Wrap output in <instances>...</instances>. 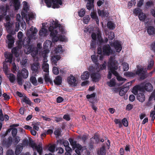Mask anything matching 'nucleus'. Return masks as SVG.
<instances>
[{
    "mask_svg": "<svg viewBox=\"0 0 155 155\" xmlns=\"http://www.w3.org/2000/svg\"><path fill=\"white\" fill-rule=\"evenodd\" d=\"M108 67L113 74L117 77L119 75L118 72L116 71L118 68L117 62L116 61L112 60L110 61Z\"/></svg>",
    "mask_w": 155,
    "mask_h": 155,
    "instance_id": "5",
    "label": "nucleus"
},
{
    "mask_svg": "<svg viewBox=\"0 0 155 155\" xmlns=\"http://www.w3.org/2000/svg\"><path fill=\"white\" fill-rule=\"evenodd\" d=\"M65 150L66 152L65 153V155H70V154L72 152V149L69 146L65 147Z\"/></svg>",
    "mask_w": 155,
    "mask_h": 155,
    "instance_id": "42",
    "label": "nucleus"
},
{
    "mask_svg": "<svg viewBox=\"0 0 155 155\" xmlns=\"http://www.w3.org/2000/svg\"><path fill=\"white\" fill-rule=\"evenodd\" d=\"M9 9V6L7 5L5 6H1L0 7V12L2 15L5 16L7 14V10Z\"/></svg>",
    "mask_w": 155,
    "mask_h": 155,
    "instance_id": "18",
    "label": "nucleus"
},
{
    "mask_svg": "<svg viewBox=\"0 0 155 155\" xmlns=\"http://www.w3.org/2000/svg\"><path fill=\"white\" fill-rule=\"evenodd\" d=\"M144 86L145 90L147 92H151L153 89V87L152 85L149 82L146 83Z\"/></svg>",
    "mask_w": 155,
    "mask_h": 155,
    "instance_id": "17",
    "label": "nucleus"
},
{
    "mask_svg": "<svg viewBox=\"0 0 155 155\" xmlns=\"http://www.w3.org/2000/svg\"><path fill=\"white\" fill-rule=\"evenodd\" d=\"M18 75H19L24 78H26L28 75V70L25 68H23L21 71H18Z\"/></svg>",
    "mask_w": 155,
    "mask_h": 155,
    "instance_id": "13",
    "label": "nucleus"
},
{
    "mask_svg": "<svg viewBox=\"0 0 155 155\" xmlns=\"http://www.w3.org/2000/svg\"><path fill=\"white\" fill-rule=\"evenodd\" d=\"M34 76L31 77L30 79L31 82L34 85H37V80L36 78Z\"/></svg>",
    "mask_w": 155,
    "mask_h": 155,
    "instance_id": "43",
    "label": "nucleus"
},
{
    "mask_svg": "<svg viewBox=\"0 0 155 155\" xmlns=\"http://www.w3.org/2000/svg\"><path fill=\"white\" fill-rule=\"evenodd\" d=\"M137 69L135 73L131 72H126L124 73V75L127 77H134L136 75H138L140 80H143L147 77V71L144 70V68L142 66H139L137 65Z\"/></svg>",
    "mask_w": 155,
    "mask_h": 155,
    "instance_id": "1",
    "label": "nucleus"
},
{
    "mask_svg": "<svg viewBox=\"0 0 155 155\" xmlns=\"http://www.w3.org/2000/svg\"><path fill=\"white\" fill-rule=\"evenodd\" d=\"M5 137L2 136L1 145L4 148H8L12 145V139L11 136L9 137L7 139H6Z\"/></svg>",
    "mask_w": 155,
    "mask_h": 155,
    "instance_id": "7",
    "label": "nucleus"
},
{
    "mask_svg": "<svg viewBox=\"0 0 155 155\" xmlns=\"http://www.w3.org/2000/svg\"><path fill=\"white\" fill-rule=\"evenodd\" d=\"M85 13V10L84 8L81 9L78 12L79 15L80 17H83Z\"/></svg>",
    "mask_w": 155,
    "mask_h": 155,
    "instance_id": "54",
    "label": "nucleus"
},
{
    "mask_svg": "<svg viewBox=\"0 0 155 155\" xmlns=\"http://www.w3.org/2000/svg\"><path fill=\"white\" fill-rule=\"evenodd\" d=\"M6 38L8 41L6 43L8 44V47L9 48H11L13 46L15 42V38L10 34H8L6 36Z\"/></svg>",
    "mask_w": 155,
    "mask_h": 155,
    "instance_id": "9",
    "label": "nucleus"
},
{
    "mask_svg": "<svg viewBox=\"0 0 155 155\" xmlns=\"http://www.w3.org/2000/svg\"><path fill=\"white\" fill-rule=\"evenodd\" d=\"M17 132V130L15 128H12V134L13 137H15L16 135Z\"/></svg>",
    "mask_w": 155,
    "mask_h": 155,
    "instance_id": "57",
    "label": "nucleus"
},
{
    "mask_svg": "<svg viewBox=\"0 0 155 155\" xmlns=\"http://www.w3.org/2000/svg\"><path fill=\"white\" fill-rule=\"evenodd\" d=\"M98 154L101 155H106V151L104 147H102L100 148L99 151L97 152Z\"/></svg>",
    "mask_w": 155,
    "mask_h": 155,
    "instance_id": "35",
    "label": "nucleus"
},
{
    "mask_svg": "<svg viewBox=\"0 0 155 155\" xmlns=\"http://www.w3.org/2000/svg\"><path fill=\"white\" fill-rule=\"evenodd\" d=\"M117 80L119 81H122V82L120 83V85L122 84L124 81L126 80V79L124 78H123L122 77L118 75L117 77Z\"/></svg>",
    "mask_w": 155,
    "mask_h": 155,
    "instance_id": "50",
    "label": "nucleus"
},
{
    "mask_svg": "<svg viewBox=\"0 0 155 155\" xmlns=\"http://www.w3.org/2000/svg\"><path fill=\"white\" fill-rule=\"evenodd\" d=\"M107 27L110 29H114L115 27V25L111 21H109L107 23Z\"/></svg>",
    "mask_w": 155,
    "mask_h": 155,
    "instance_id": "34",
    "label": "nucleus"
},
{
    "mask_svg": "<svg viewBox=\"0 0 155 155\" xmlns=\"http://www.w3.org/2000/svg\"><path fill=\"white\" fill-rule=\"evenodd\" d=\"M29 146L31 147L33 150H36L37 147H38V145L37 146V144L35 143H34L33 141L30 142L29 143Z\"/></svg>",
    "mask_w": 155,
    "mask_h": 155,
    "instance_id": "46",
    "label": "nucleus"
},
{
    "mask_svg": "<svg viewBox=\"0 0 155 155\" xmlns=\"http://www.w3.org/2000/svg\"><path fill=\"white\" fill-rule=\"evenodd\" d=\"M147 31L149 35H155V28L153 26H149L147 28Z\"/></svg>",
    "mask_w": 155,
    "mask_h": 155,
    "instance_id": "20",
    "label": "nucleus"
},
{
    "mask_svg": "<svg viewBox=\"0 0 155 155\" xmlns=\"http://www.w3.org/2000/svg\"><path fill=\"white\" fill-rule=\"evenodd\" d=\"M36 150H37L38 152L39 153V155H42L43 150L42 147L40 144H39L38 145V147Z\"/></svg>",
    "mask_w": 155,
    "mask_h": 155,
    "instance_id": "47",
    "label": "nucleus"
},
{
    "mask_svg": "<svg viewBox=\"0 0 155 155\" xmlns=\"http://www.w3.org/2000/svg\"><path fill=\"white\" fill-rule=\"evenodd\" d=\"M28 144V141L27 138L24 139L22 141V143H19L23 147H25L26 146H27Z\"/></svg>",
    "mask_w": 155,
    "mask_h": 155,
    "instance_id": "36",
    "label": "nucleus"
},
{
    "mask_svg": "<svg viewBox=\"0 0 155 155\" xmlns=\"http://www.w3.org/2000/svg\"><path fill=\"white\" fill-rule=\"evenodd\" d=\"M14 6L15 10H18L19 8L20 3L19 0H14Z\"/></svg>",
    "mask_w": 155,
    "mask_h": 155,
    "instance_id": "30",
    "label": "nucleus"
},
{
    "mask_svg": "<svg viewBox=\"0 0 155 155\" xmlns=\"http://www.w3.org/2000/svg\"><path fill=\"white\" fill-rule=\"evenodd\" d=\"M108 38L110 40L113 39L114 38V34L113 32H109Z\"/></svg>",
    "mask_w": 155,
    "mask_h": 155,
    "instance_id": "58",
    "label": "nucleus"
},
{
    "mask_svg": "<svg viewBox=\"0 0 155 155\" xmlns=\"http://www.w3.org/2000/svg\"><path fill=\"white\" fill-rule=\"evenodd\" d=\"M19 49L17 47L13 48L12 50V52L16 57H18L19 56Z\"/></svg>",
    "mask_w": 155,
    "mask_h": 155,
    "instance_id": "25",
    "label": "nucleus"
},
{
    "mask_svg": "<svg viewBox=\"0 0 155 155\" xmlns=\"http://www.w3.org/2000/svg\"><path fill=\"white\" fill-rule=\"evenodd\" d=\"M22 101L25 103L26 104H28L30 106H31L32 104V103L29 99L26 96H25L24 98H22Z\"/></svg>",
    "mask_w": 155,
    "mask_h": 155,
    "instance_id": "28",
    "label": "nucleus"
},
{
    "mask_svg": "<svg viewBox=\"0 0 155 155\" xmlns=\"http://www.w3.org/2000/svg\"><path fill=\"white\" fill-rule=\"evenodd\" d=\"M94 3L91 2H87V3L86 5V7L87 8L88 10H91V9L94 6L93 5Z\"/></svg>",
    "mask_w": 155,
    "mask_h": 155,
    "instance_id": "55",
    "label": "nucleus"
},
{
    "mask_svg": "<svg viewBox=\"0 0 155 155\" xmlns=\"http://www.w3.org/2000/svg\"><path fill=\"white\" fill-rule=\"evenodd\" d=\"M67 81L70 84L73 85L74 86H76L77 84L75 83L76 79L72 75H71L70 77H68L67 79Z\"/></svg>",
    "mask_w": 155,
    "mask_h": 155,
    "instance_id": "15",
    "label": "nucleus"
},
{
    "mask_svg": "<svg viewBox=\"0 0 155 155\" xmlns=\"http://www.w3.org/2000/svg\"><path fill=\"white\" fill-rule=\"evenodd\" d=\"M91 77L93 82H96L98 81L101 78V74L99 71H97L96 72H93L91 73Z\"/></svg>",
    "mask_w": 155,
    "mask_h": 155,
    "instance_id": "12",
    "label": "nucleus"
},
{
    "mask_svg": "<svg viewBox=\"0 0 155 155\" xmlns=\"http://www.w3.org/2000/svg\"><path fill=\"white\" fill-rule=\"evenodd\" d=\"M40 64L39 62H35L32 64L31 67L32 74L34 76H36L39 73L40 68Z\"/></svg>",
    "mask_w": 155,
    "mask_h": 155,
    "instance_id": "8",
    "label": "nucleus"
},
{
    "mask_svg": "<svg viewBox=\"0 0 155 155\" xmlns=\"http://www.w3.org/2000/svg\"><path fill=\"white\" fill-rule=\"evenodd\" d=\"M50 31H51L50 35L51 38L53 42H57L59 40L61 41H65L66 40V38L64 35H60L59 37L57 36L58 33L57 30H53L51 31V30L50 29Z\"/></svg>",
    "mask_w": 155,
    "mask_h": 155,
    "instance_id": "2",
    "label": "nucleus"
},
{
    "mask_svg": "<svg viewBox=\"0 0 155 155\" xmlns=\"http://www.w3.org/2000/svg\"><path fill=\"white\" fill-rule=\"evenodd\" d=\"M27 59L26 58H23L21 61L20 63L21 65L25 67L26 66V63L27 62Z\"/></svg>",
    "mask_w": 155,
    "mask_h": 155,
    "instance_id": "59",
    "label": "nucleus"
},
{
    "mask_svg": "<svg viewBox=\"0 0 155 155\" xmlns=\"http://www.w3.org/2000/svg\"><path fill=\"white\" fill-rule=\"evenodd\" d=\"M137 100L141 102H143L145 100V96L143 93H139L137 95Z\"/></svg>",
    "mask_w": 155,
    "mask_h": 155,
    "instance_id": "22",
    "label": "nucleus"
},
{
    "mask_svg": "<svg viewBox=\"0 0 155 155\" xmlns=\"http://www.w3.org/2000/svg\"><path fill=\"white\" fill-rule=\"evenodd\" d=\"M138 90L136 86H134L132 89V92L135 95L137 94L138 93Z\"/></svg>",
    "mask_w": 155,
    "mask_h": 155,
    "instance_id": "64",
    "label": "nucleus"
},
{
    "mask_svg": "<svg viewBox=\"0 0 155 155\" xmlns=\"http://www.w3.org/2000/svg\"><path fill=\"white\" fill-rule=\"evenodd\" d=\"M128 90L127 87H124L121 89L119 91V94L120 96L124 95Z\"/></svg>",
    "mask_w": 155,
    "mask_h": 155,
    "instance_id": "32",
    "label": "nucleus"
},
{
    "mask_svg": "<svg viewBox=\"0 0 155 155\" xmlns=\"http://www.w3.org/2000/svg\"><path fill=\"white\" fill-rule=\"evenodd\" d=\"M90 18L88 15L86 16L83 18V21L84 23L87 24L89 21Z\"/></svg>",
    "mask_w": 155,
    "mask_h": 155,
    "instance_id": "53",
    "label": "nucleus"
},
{
    "mask_svg": "<svg viewBox=\"0 0 155 155\" xmlns=\"http://www.w3.org/2000/svg\"><path fill=\"white\" fill-rule=\"evenodd\" d=\"M90 74L87 71H84L81 76V78L83 80H85L88 79Z\"/></svg>",
    "mask_w": 155,
    "mask_h": 155,
    "instance_id": "24",
    "label": "nucleus"
},
{
    "mask_svg": "<svg viewBox=\"0 0 155 155\" xmlns=\"http://www.w3.org/2000/svg\"><path fill=\"white\" fill-rule=\"evenodd\" d=\"M49 64L47 63H43L42 65V68L43 71L46 72L49 71Z\"/></svg>",
    "mask_w": 155,
    "mask_h": 155,
    "instance_id": "37",
    "label": "nucleus"
},
{
    "mask_svg": "<svg viewBox=\"0 0 155 155\" xmlns=\"http://www.w3.org/2000/svg\"><path fill=\"white\" fill-rule=\"evenodd\" d=\"M61 25L60 24L58 23V21H52L50 23V27L49 28V30L51 29V31L53 30H56L54 28H56L58 27L60 28Z\"/></svg>",
    "mask_w": 155,
    "mask_h": 155,
    "instance_id": "14",
    "label": "nucleus"
},
{
    "mask_svg": "<svg viewBox=\"0 0 155 155\" xmlns=\"http://www.w3.org/2000/svg\"><path fill=\"white\" fill-rule=\"evenodd\" d=\"M44 80L46 83L49 82L51 84H53V82L49 76L48 73H46L45 74Z\"/></svg>",
    "mask_w": 155,
    "mask_h": 155,
    "instance_id": "29",
    "label": "nucleus"
},
{
    "mask_svg": "<svg viewBox=\"0 0 155 155\" xmlns=\"http://www.w3.org/2000/svg\"><path fill=\"white\" fill-rule=\"evenodd\" d=\"M110 45L111 46H113L114 48L117 52H120L122 50V47L120 42L118 40H116Z\"/></svg>",
    "mask_w": 155,
    "mask_h": 155,
    "instance_id": "10",
    "label": "nucleus"
},
{
    "mask_svg": "<svg viewBox=\"0 0 155 155\" xmlns=\"http://www.w3.org/2000/svg\"><path fill=\"white\" fill-rule=\"evenodd\" d=\"M142 10L139 8H136L134 9L133 12L136 15H138L140 14V12H142Z\"/></svg>",
    "mask_w": 155,
    "mask_h": 155,
    "instance_id": "52",
    "label": "nucleus"
},
{
    "mask_svg": "<svg viewBox=\"0 0 155 155\" xmlns=\"http://www.w3.org/2000/svg\"><path fill=\"white\" fill-rule=\"evenodd\" d=\"M93 139L95 141V143L97 144L99 143L100 139L98 135H94L93 137L91 138V141H92Z\"/></svg>",
    "mask_w": 155,
    "mask_h": 155,
    "instance_id": "41",
    "label": "nucleus"
},
{
    "mask_svg": "<svg viewBox=\"0 0 155 155\" xmlns=\"http://www.w3.org/2000/svg\"><path fill=\"white\" fill-rule=\"evenodd\" d=\"M3 70L5 74L7 75L8 72V66L6 63L3 64Z\"/></svg>",
    "mask_w": 155,
    "mask_h": 155,
    "instance_id": "48",
    "label": "nucleus"
},
{
    "mask_svg": "<svg viewBox=\"0 0 155 155\" xmlns=\"http://www.w3.org/2000/svg\"><path fill=\"white\" fill-rule=\"evenodd\" d=\"M23 146L19 144L17 145L15 150V153L16 155H18L22 150L23 148Z\"/></svg>",
    "mask_w": 155,
    "mask_h": 155,
    "instance_id": "27",
    "label": "nucleus"
},
{
    "mask_svg": "<svg viewBox=\"0 0 155 155\" xmlns=\"http://www.w3.org/2000/svg\"><path fill=\"white\" fill-rule=\"evenodd\" d=\"M47 32V30L45 28H42L39 31L40 36H45Z\"/></svg>",
    "mask_w": 155,
    "mask_h": 155,
    "instance_id": "40",
    "label": "nucleus"
},
{
    "mask_svg": "<svg viewBox=\"0 0 155 155\" xmlns=\"http://www.w3.org/2000/svg\"><path fill=\"white\" fill-rule=\"evenodd\" d=\"M22 81L23 80L22 77L21 76H20L19 75H17V82L18 84L20 85H22Z\"/></svg>",
    "mask_w": 155,
    "mask_h": 155,
    "instance_id": "45",
    "label": "nucleus"
},
{
    "mask_svg": "<svg viewBox=\"0 0 155 155\" xmlns=\"http://www.w3.org/2000/svg\"><path fill=\"white\" fill-rule=\"evenodd\" d=\"M154 65V61L152 59H151L149 63V64L147 66V69L150 70Z\"/></svg>",
    "mask_w": 155,
    "mask_h": 155,
    "instance_id": "44",
    "label": "nucleus"
},
{
    "mask_svg": "<svg viewBox=\"0 0 155 155\" xmlns=\"http://www.w3.org/2000/svg\"><path fill=\"white\" fill-rule=\"evenodd\" d=\"M52 71L53 73L55 75H58L59 73L58 69L56 67H54L53 68Z\"/></svg>",
    "mask_w": 155,
    "mask_h": 155,
    "instance_id": "61",
    "label": "nucleus"
},
{
    "mask_svg": "<svg viewBox=\"0 0 155 155\" xmlns=\"http://www.w3.org/2000/svg\"><path fill=\"white\" fill-rule=\"evenodd\" d=\"M107 84L110 87H113L116 84L115 80L112 79L110 81L107 82Z\"/></svg>",
    "mask_w": 155,
    "mask_h": 155,
    "instance_id": "39",
    "label": "nucleus"
},
{
    "mask_svg": "<svg viewBox=\"0 0 155 155\" xmlns=\"http://www.w3.org/2000/svg\"><path fill=\"white\" fill-rule=\"evenodd\" d=\"M136 86L138 91L142 92V93H144V92L145 89L143 84L136 85Z\"/></svg>",
    "mask_w": 155,
    "mask_h": 155,
    "instance_id": "33",
    "label": "nucleus"
},
{
    "mask_svg": "<svg viewBox=\"0 0 155 155\" xmlns=\"http://www.w3.org/2000/svg\"><path fill=\"white\" fill-rule=\"evenodd\" d=\"M153 100L155 101V94L154 93H151L150 95L149 99L148 101H151Z\"/></svg>",
    "mask_w": 155,
    "mask_h": 155,
    "instance_id": "56",
    "label": "nucleus"
},
{
    "mask_svg": "<svg viewBox=\"0 0 155 155\" xmlns=\"http://www.w3.org/2000/svg\"><path fill=\"white\" fill-rule=\"evenodd\" d=\"M123 66V70L124 71H127L129 69V65L128 63L124 62L122 64Z\"/></svg>",
    "mask_w": 155,
    "mask_h": 155,
    "instance_id": "51",
    "label": "nucleus"
},
{
    "mask_svg": "<svg viewBox=\"0 0 155 155\" xmlns=\"http://www.w3.org/2000/svg\"><path fill=\"white\" fill-rule=\"evenodd\" d=\"M104 55H109L112 52V50L109 45H104L102 47Z\"/></svg>",
    "mask_w": 155,
    "mask_h": 155,
    "instance_id": "11",
    "label": "nucleus"
},
{
    "mask_svg": "<svg viewBox=\"0 0 155 155\" xmlns=\"http://www.w3.org/2000/svg\"><path fill=\"white\" fill-rule=\"evenodd\" d=\"M122 122L123 125L125 127H127L128 126V123L126 118H123L122 121Z\"/></svg>",
    "mask_w": 155,
    "mask_h": 155,
    "instance_id": "62",
    "label": "nucleus"
},
{
    "mask_svg": "<svg viewBox=\"0 0 155 155\" xmlns=\"http://www.w3.org/2000/svg\"><path fill=\"white\" fill-rule=\"evenodd\" d=\"M68 140L71 145L72 146V148H73L74 147H75V145L77 143L76 141H74V140L71 138H69Z\"/></svg>",
    "mask_w": 155,
    "mask_h": 155,
    "instance_id": "49",
    "label": "nucleus"
},
{
    "mask_svg": "<svg viewBox=\"0 0 155 155\" xmlns=\"http://www.w3.org/2000/svg\"><path fill=\"white\" fill-rule=\"evenodd\" d=\"M55 85H59L61 84L62 82V78L60 75L57 76L54 81Z\"/></svg>",
    "mask_w": 155,
    "mask_h": 155,
    "instance_id": "21",
    "label": "nucleus"
},
{
    "mask_svg": "<svg viewBox=\"0 0 155 155\" xmlns=\"http://www.w3.org/2000/svg\"><path fill=\"white\" fill-rule=\"evenodd\" d=\"M55 146L54 144L51 145L48 148V150L51 152H54V151Z\"/></svg>",
    "mask_w": 155,
    "mask_h": 155,
    "instance_id": "63",
    "label": "nucleus"
},
{
    "mask_svg": "<svg viewBox=\"0 0 155 155\" xmlns=\"http://www.w3.org/2000/svg\"><path fill=\"white\" fill-rule=\"evenodd\" d=\"M5 56L7 59V60H6V62L10 63L12 62L13 57L12 54L8 52H5Z\"/></svg>",
    "mask_w": 155,
    "mask_h": 155,
    "instance_id": "16",
    "label": "nucleus"
},
{
    "mask_svg": "<svg viewBox=\"0 0 155 155\" xmlns=\"http://www.w3.org/2000/svg\"><path fill=\"white\" fill-rule=\"evenodd\" d=\"M138 17L140 21H144L147 17L146 14L142 12H140V13L139 14Z\"/></svg>",
    "mask_w": 155,
    "mask_h": 155,
    "instance_id": "31",
    "label": "nucleus"
},
{
    "mask_svg": "<svg viewBox=\"0 0 155 155\" xmlns=\"http://www.w3.org/2000/svg\"><path fill=\"white\" fill-rule=\"evenodd\" d=\"M96 41L92 40L91 44V48L93 50L96 48Z\"/></svg>",
    "mask_w": 155,
    "mask_h": 155,
    "instance_id": "60",
    "label": "nucleus"
},
{
    "mask_svg": "<svg viewBox=\"0 0 155 155\" xmlns=\"http://www.w3.org/2000/svg\"><path fill=\"white\" fill-rule=\"evenodd\" d=\"M61 58L59 55H54L51 58V61L53 64L57 66V62Z\"/></svg>",
    "mask_w": 155,
    "mask_h": 155,
    "instance_id": "19",
    "label": "nucleus"
},
{
    "mask_svg": "<svg viewBox=\"0 0 155 155\" xmlns=\"http://www.w3.org/2000/svg\"><path fill=\"white\" fill-rule=\"evenodd\" d=\"M7 77L9 78L10 81L12 83H14L15 80V76L13 74L10 73L7 75Z\"/></svg>",
    "mask_w": 155,
    "mask_h": 155,
    "instance_id": "26",
    "label": "nucleus"
},
{
    "mask_svg": "<svg viewBox=\"0 0 155 155\" xmlns=\"http://www.w3.org/2000/svg\"><path fill=\"white\" fill-rule=\"evenodd\" d=\"M45 2L49 7H51L53 4L52 7L54 8H59V5H61L62 4V0H45Z\"/></svg>",
    "mask_w": 155,
    "mask_h": 155,
    "instance_id": "6",
    "label": "nucleus"
},
{
    "mask_svg": "<svg viewBox=\"0 0 155 155\" xmlns=\"http://www.w3.org/2000/svg\"><path fill=\"white\" fill-rule=\"evenodd\" d=\"M25 48L27 49L26 54H31L32 56L35 57L38 53V49L33 45L29 44L25 45Z\"/></svg>",
    "mask_w": 155,
    "mask_h": 155,
    "instance_id": "4",
    "label": "nucleus"
},
{
    "mask_svg": "<svg viewBox=\"0 0 155 155\" xmlns=\"http://www.w3.org/2000/svg\"><path fill=\"white\" fill-rule=\"evenodd\" d=\"M97 12L99 15L102 17H105L106 16L107 13L104 10H101L100 9H98Z\"/></svg>",
    "mask_w": 155,
    "mask_h": 155,
    "instance_id": "38",
    "label": "nucleus"
},
{
    "mask_svg": "<svg viewBox=\"0 0 155 155\" xmlns=\"http://www.w3.org/2000/svg\"><path fill=\"white\" fill-rule=\"evenodd\" d=\"M29 31L31 32V33H29L27 38L25 39L22 43L23 44L25 45L26 44H30L31 39H35V36L38 31L37 28H34L33 26L30 28Z\"/></svg>",
    "mask_w": 155,
    "mask_h": 155,
    "instance_id": "3",
    "label": "nucleus"
},
{
    "mask_svg": "<svg viewBox=\"0 0 155 155\" xmlns=\"http://www.w3.org/2000/svg\"><path fill=\"white\" fill-rule=\"evenodd\" d=\"M91 17L94 19H95L97 24L99 25V20L97 15L96 12H91L90 15Z\"/></svg>",
    "mask_w": 155,
    "mask_h": 155,
    "instance_id": "23",
    "label": "nucleus"
}]
</instances>
